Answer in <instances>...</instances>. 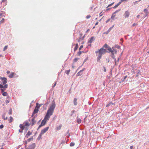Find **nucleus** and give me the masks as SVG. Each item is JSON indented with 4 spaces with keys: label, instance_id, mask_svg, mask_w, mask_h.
I'll use <instances>...</instances> for the list:
<instances>
[{
    "label": "nucleus",
    "instance_id": "1",
    "mask_svg": "<svg viewBox=\"0 0 149 149\" xmlns=\"http://www.w3.org/2000/svg\"><path fill=\"white\" fill-rule=\"evenodd\" d=\"M55 106L56 105L54 102L52 103L50 107L47 110L44 119L42 120L41 124L39 125L38 127L39 128L45 124L47 121L49 119L50 116L52 115Z\"/></svg>",
    "mask_w": 149,
    "mask_h": 149
},
{
    "label": "nucleus",
    "instance_id": "2",
    "mask_svg": "<svg viewBox=\"0 0 149 149\" xmlns=\"http://www.w3.org/2000/svg\"><path fill=\"white\" fill-rule=\"evenodd\" d=\"M107 52V51L106 49H104L103 47L100 48L98 51H96L95 52L96 54H97V61H100L102 55Z\"/></svg>",
    "mask_w": 149,
    "mask_h": 149
},
{
    "label": "nucleus",
    "instance_id": "3",
    "mask_svg": "<svg viewBox=\"0 0 149 149\" xmlns=\"http://www.w3.org/2000/svg\"><path fill=\"white\" fill-rule=\"evenodd\" d=\"M49 127H47L44 129L42 130L41 131L40 134V136H41L44 133H45L49 129Z\"/></svg>",
    "mask_w": 149,
    "mask_h": 149
},
{
    "label": "nucleus",
    "instance_id": "4",
    "mask_svg": "<svg viewBox=\"0 0 149 149\" xmlns=\"http://www.w3.org/2000/svg\"><path fill=\"white\" fill-rule=\"evenodd\" d=\"M39 107H38L37 106H36V107L35 109H34V111L32 113V115L31 116L32 117H33V116H34V115L35 114H36L38 112V111H39Z\"/></svg>",
    "mask_w": 149,
    "mask_h": 149
},
{
    "label": "nucleus",
    "instance_id": "5",
    "mask_svg": "<svg viewBox=\"0 0 149 149\" xmlns=\"http://www.w3.org/2000/svg\"><path fill=\"white\" fill-rule=\"evenodd\" d=\"M130 13V11L129 10H127L125 12L124 14L125 18H127L129 17Z\"/></svg>",
    "mask_w": 149,
    "mask_h": 149
},
{
    "label": "nucleus",
    "instance_id": "6",
    "mask_svg": "<svg viewBox=\"0 0 149 149\" xmlns=\"http://www.w3.org/2000/svg\"><path fill=\"white\" fill-rule=\"evenodd\" d=\"M0 79L2 81V83L3 84H6V83H7V79L5 77H1L0 78Z\"/></svg>",
    "mask_w": 149,
    "mask_h": 149
},
{
    "label": "nucleus",
    "instance_id": "7",
    "mask_svg": "<svg viewBox=\"0 0 149 149\" xmlns=\"http://www.w3.org/2000/svg\"><path fill=\"white\" fill-rule=\"evenodd\" d=\"M120 10H118L116 11L115 12H114L112 15L111 17V18L112 19L113 18L116 16V14L117 13H118L120 11Z\"/></svg>",
    "mask_w": 149,
    "mask_h": 149
},
{
    "label": "nucleus",
    "instance_id": "8",
    "mask_svg": "<svg viewBox=\"0 0 149 149\" xmlns=\"http://www.w3.org/2000/svg\"><path fill=\"white\" fill-rule=\"evenodd\" d=\"M35 147V144L33 143L30 145L28 147V149H34Z\"/></svg>",
    "mask_w": 149,
    "mask_h": 149
},
{
    "label": "nucleus",
    "instance_id": "9",
    "mask_svg": "<svg viewBox=\"0 0 149 149\" xmlns=\"http://www.w3.org/2000/svg\"><path fill=\"white\" fill-rule=\"evenodd\" d=\"M85 70V68H83L82 70H81L80 71H79V72H78L77 74V76L81 75L83 74V73H82L83 71H84Z\"/></svg>",
    "mask_w": 149,
    "mask_h": 149
},
{
    "label": "nucleus",
    "instance_id": "10",
    "mask_svg": "<svg viewBox=\"0 0 149 149\" xmlns=\"http://www.w3.org/2000/svg\"><path fill=\"white\" fill-rule=\"evenodd\" d=\"M3 3V5L4 6H6L7 4V0H2L1 2V3Z\"/></svg>",
    "mask_w": 149,
    "mask_h": 149
},
{
    "label": "nucleus",
    "instance_id": "11",
    "mask_svg": "<svg viewBox=\"0 0 149 149\" xmlns=\"http://www.w3.org/2000/svg\"><path fill=\"white\" fill-rule=\"evenodd\" d=\"M15 74L14 72H11L10 75L8 76V77L10 78H12L13 77L14 75H15Z\"/></svg>",
    "mask_w": 149,
    "mask_h": 149
},
{
    "label": "nucleus",
    "instance_id": "12",
    "mask_svg": "<svg viewBox=\"0 0 149 149\" xmlns=\"http://www.w3.org/2000/svg\"><path fill=\"white\" fill-rule=\"evenodd\" d=\"M32 123L31 124L32 125H34L36 122V121L35 120V118H33L31 120Z\"/></svg>",
    "mask_w": 149,
    "mask_h": 149
},
{
    "label": "nucleus",
    "instance_id": "13",
    "mask_svg": "<svg viewBox=\"0 0 149 149\" xmlns=\"http://www.w3.org/2000/svg\"><path fill=\"white\" fill-rule=\"evenodd\" d=\"M7 99L8 100L5 101V102L6 104H7L9 102L10 99V97L9 96H8L7 97Z\"/></svg>",
    "mask_w": 149,
    "mask_h": 149
},
{
    "label": "nucleus",
    "instance_id": "14",
    "mask_svg": "<svg viewBox=\"0 0 149 149\" xmlns=\"http://www.w3.org/2000/svg\"><path fill=\"white\" fill-rule=\"evenodd\" d=\"M94 40V37H91L90 40L88 41V42L90 43H92Z\"/></svg>",
    "mask_w": 149,
    "mask_h": 149
},
{
    "label": "nucleus",
    "instance_id": "15",
    "mask_svg": "<svg viewBox=\"0 0 149 149\" xmlns=\"http://www.w3.org/2000/svg\"><path fill=\"white\" fill-rule=\"evenodd\" d=\"M8 85L7 84H5L4 86H3L1 84H0V88L1 89L3 87H5V88H7Z\"/></svg>",
    "mask_w": 149,
    "mask_h": 149
},
{
    "label": "nucleus",
    "instance_id": "16",
    "mask_svg": "<svg viewBox=\"0 0 149 149\" xmlns=\"http://www.w3.org/2000/svg\"><path fill=\"white\" fill-rule=\"evenodd\" d=\"M19 127L22 130H24L25 127V126L22 124H20Z\"/></svg>",
    "mask_w": 149,
    "mask_h": 149
},
{
    "label": "nucleus",
    "instance_id": "17",
    "mask_svg": "<svg viewBox=\"0 0 149 149\" xmlns=\"http://www.w3.org/2000/svg\"><path fill=\"white\" fill-rule=\"evenodd\" d=\"M74 104L75 105H77V99L76 98H74Z\"/></svg>",
    "mask_w": 149,
    "mask_h": 149
},
{
    "label": "nucleus",
    "instance_id": "18",
    "mask_svg": "<svg viewBox=\"0 0 149 149\" xmlns=\"http://www.w3.org/2000/svg\"><path fill=\"white\" fill-rule=\"evenodd\" d=\"M13 118L12 116H10V119L9 120V122L10 123H11L13 122Z\"/></svg>",
    "mask_w": 149,
    "mask_h": 149
},
{
    "label": "nucleus",
    "instance_id": "19",
    "mask_svg": "<svg viewBox=\"0 0 149 149\" xmlns=\"http://www.w3.org/2000/svg\"><path fill=\"white\" fill-rule=\"evenodd\" d=\"M24 125L25 126V127L27 126H29L31 124L27 122H25L24 123Z\"/></svg>",
    "mask_w": 149,
    "mask_h": 149
},
{
    "label": "nucleus",
    "instance_id": "20",
    "mask_svg": "<svg viewBox=\"0 0 149 149\" xmlns=\"http://www.w3.org/2000/svg\"><path fill=\"white\" fill-rule=\"evenodd\" d=\"M78 48V44H77L76 45V46L74 48V52L76 51L77 50Z\"/></svg>",
    "mask_w": 149,
    "mask_h": 149
},
{
    "label": "nucleus",
    "instance_id": "21",
    "mask_svg": "<svg viewBox=\"0 0 149 149\" xmlns=\"http://www.w3.org/2000/svg\"><path fill=\"white\" fill-rule=\"evenodd\" d=\"M77 122L78 123L80 124L81 123V119L77 118Z\"/></svg>",
    "mask_w": 149,
    "mask_h": 149
},
{
    "label": "nucleus",
    "instance_id": "22",
    "mask_svg": "<svg viewBox=\"0 0 149 149\" xmlns=\"http://www.w3.org/2000/svg\"><path fill=\"white\" fill-rule=\"evenodd\" d=\"M110 52L112 54V55H113L115 54L116 53V51L114 50H111Z\"/></svg>",
    "mask_w": 149,
    "mask_h": 149
},
{
    "label": "nucleus",
    "instance_id": "23",
    "mask_svg": "<svg viewBox=\"0 0 149 149\" xmlns=\"http://www.w3.org/2000/svg\"><path fill=\"white\" fill-rule=\"evenodd\" d=\"M61 127L62 125L61 124L59 126L56 127V129L57 130H60L61 129Z\"/></svg>",
    "mask_w": 149,
    "mask_h": 149
},
{
    "label": "nucleus",
    "instance_id": "24",
    "mask_svg": "<svg viewBox=\"0 0 149 149\" xmlns=\"http://www.w3.org/2000/svg\"><path fill=\"white\" fill-rule=\"evenodd\" d=\"M6 88H5V87H3L1 89V92H3L5 91Z\"/></svg>",
    "mask_w": 149,
    "mask_h": 149
},
{
    "label": "nucleus",
    "instance_id": "25",
    "mask_svg": "<svg viewBox=\"0 0 149 149\" xmlns=\"http://www.w3.org/2000/svg\"><path fill=\"white\" fill-rule=\"evenodd\" d=\"M2 93V95L3 96H6L7 95V93L6 92H5L4 91Z\"/></svg>",
    "mask_w": 149,
    "mask_h": 149
},
{
    "label": "nucleus",
    "instance_id": "26",
    "mask_svg": "<svg viewBox=\"0 0 149 149\" xmlns=\"http://www.w3.org/2000/svg\"><path fill=\"white\" fill-rule=\"evenodd\" d=\"M70 70L65 71V72L67 75H69Z\"/></svg>",
    "mask_w": 149,
    "mask_h": 149
},
{
    "label": "nucleus",
    "instance_id": "27",
    "mask_svg": "<svg viewBox=\"0 0 149 149\" xmlns=\"http://www.w3.org/2000/svg\"><path fill=\"white\" fill-rule=\"evenodd\" d=\"M2 118L5 120L8 119V117H5V116L4 115H3Z\"/></svg>",
    "mask_w": 149,
    "mask_h": 149
},
{
    "label": "nucleus",
    "instance_id": "28",
    "mask_svg": "<svg viewBox=\"0 0 149 149\" xmlns=\"http://www.w3.org/2000/svg\"><path fill=\"white\" fill-rule=\"evenodd\" d=\"M109 46H108V45L107 44H105L103 46V48H104H104H108V47Z\"/></svg>",
    "mask_w": 149,
    "mask_h": 149
},
{
    "label": "nucleus",
    "instance_id": "29",
    "mask_svg": "<svg viewBox=\"0 0 149 149\" xmlns=\"http://www.w3.org/2000/svg\"><path fill=\"white\" fill-rule=\"evenodd\" d=\"M31 134V133L30 131H28L26 134V136H29Z\"/></svg>",
    "mask_w": 149,
    "mask_h": 149
},
{
    "label": "nucleus",
    "instance_id": "30",
    "mask_svg": "<svg viewBox=\"0 0 149 149\" xmlns=\"http://www.w3.org/2000/svg\"><path fill=\"white\" fill-rule=\"evenodd\" d=\"M112 58L113 59H115V64L116 65V58H115V56H114V55H112Z\"/></svg>",
    "mask_w": 149,
    "mask_h": 149
},
{
    "label": "nucleus",
    "instance_id": "31",
    "mask_svg": "<svg viewBox=\"0 0 149 149\" xmlns=\"http://www.w3.org/2000/svg\"><path fill=\"white\" fill-rule=\"evenodd\" d=\"M8 113L10 115H11L12 114V111L11 109H10L9 110Z\"/></svg>",
    "mask_w": 149,
    "mask_h": 149
},
{
    "label": "nucleus",
    "instance_id": "32",
    "mask_svg": "<svg viewBox=\"0 0 149 149\" xmlns=\"http://www.w3.org/2000/svg\"><path fill=\"white\" fill-rule=\"evenodd\" d=\"M78 59H79V58H75L74 59V60H73L74 62H77L78 61Z\"/></svg>",
    "mask_w": 149,
    "mask_h": 149
},
{
    "label": "nucleus",
    "instance_id": "33",
    "mask_svg": "<svg viewBox=\"0 0 149 149\" xmlns=\"http://www.w3.org/2000/svg\"><path fill=\"white\" fill-rule=\"evenodd\" d=\"M74 144H75L74 143L71 142L70 144V146H73L74 145Z\"/></svg>",
    "mask_w": 149,
    "mask_h": 149
},
{
    "label": "nucleus",
    "instance_id": "34",
    "mask_svg": "<svg viewBox=\"0 0 149 149\" xmlns=\"http://www.w3.org/2000/svg\"><path fill=\"white\" fill-rule=\"evenodd\" d=\"M4 18H2V20L0 22V23L2 24L4 22Z\"/></svg>",
    "mask_w": 149,
    "mask_h": 149
},
{
    "label": "nucleus",
    "instance_id": "35",
    "mask_svg": "<svg viewBox=\"0 0 149 149\" xmlns=\"http://www.w3.org/2000/svg\"><path fill=\"white\" fill-rule=\"evenodd\" d=\"M107 49L110 52V51L112 50L111 48L110 47H109V46L107 48Z\"/></svg>",
    "mask_w": 149,
    "mask_h": 149
},
{
    "label": "nucleus",
    "instance_id": "36",
    "mask_svg": "<svg viewBox=\"0 0 149 149\" xmlns=\"http://www.w3.org/2000/svg\"><path fill=\"white\" fill-rule=\"evenodd\" d=\"M144 12H145L146 13V15H147V14H148V12L147 10L146 9H144Z\"/></svg>",
    "mask_w": 149,
    "mask_h": 149
},
{
    "label": "nucleus",
    "instance_id": "37",
    "mask_svg": "<svg viewBox=\"0 0 149 149\" xmlns=\"http://www.w3.org/2000/svg\"><path fill=\"white\" fill-rule=\"evenodd\" d=\"M7 47H8V46H5L4 47V48L3 49V51H5L7 49Z\"/></svg>",
    "mask_w": 149,
    "mask_h": 149
},
{
    "label": "nucleus",
    "instance_id": "38",
    "mask_svg": "<svg viewBox=\"0 0 149 149\" xmlns=\"http://www.w3.org/2000/svg\"><path fill=\"white\" fill-rule=\"evenodd\" d=\"M114 3V2H113L112 3L109 4L108 6L107 7V8L108 7L111 6L113 3Z\"/></svg>",
    "mask_w": 149,
    "mask_h": 149
},
{
    "label": "nucleus",
    "instance_id": "39",
    "mask_svg": "<svg viewBox=\"0 0 149 149\" xmlns=\"http://www.w3.org/2000/svg\"><path fill=\"white\" fill-rule=\"evenodd\" d=\"M112 103V102H110V103H109V104H107L106 105V107H109V106H110V105H111V104Z\"/></svg>",
    "mask_w": 149,
    "mask_h": 149
},
{
    "label": "nucleus",
    "instance_id": "40",
    "mask_svg": "<svg viewBox=\"0 0 149 149\" xmlns=\"http://www.w3.org/2000/svg\"><path fill=\"white\" fill-rule=\"evenodd\" d=\"M91 17V16L90 15H88L86 17V18L87 19Z\"/></svg>",
    "mask_w": 149,
    "mask_h": 149
},
{
    "label": "nucleus",
    "instance_id": "41",
    "mask_svg": "<svg viewBox=\"0 0 149 149\" xmlns=\"http://www.w3.org/2000/svg\"><path fill=\"white\" fill-rule=\"evenodd\" d=\"M81 53V51H80V50H79V52L78 53V54L80 56Z\"/></svg>",
    "mask_w": 149,
    "mask_h": 149
},
{
    "label": "nucleus",
    "instance_id": "42",
    "mask_svg": "<svg viewBox=\"0 0 149 149\" xmlns=\"http://www.w3.org/2000/svg\"><path fill=\"white\" fill-rule=\"evenodd\" d=\"M83 47L82 45H81L79 49V50H80Z\"/></svg>",
    "mask_w": 149,
    "mask_h": 149
},
{
    "label": "nucleus",
    "instance_id": "43",
    "mask_svg": "<svg viewBox=\"0 0 149 149\" xmlns=\"http://www.w3.org/2000/svg\"><path fill=\"white\" fill-rule=\"evenodd\" d=\"M3 127V125L2 124L0 126V128L1 129H2Z\"/></svg>",
    "mask_w": 149,
    "mask_h": 149
},
{
    "label": "nucleus",
    "instance_id": "44",
    "mask_svg": "<svg viewBox=\"0 0 149 149\" xmlns=\"http://www.w3.org/2000/svg\"><path fill=\"white\" fill-rule=\"evenodd\" d=\"M110 20V19H108L107 21H106V23H107Z\"/></svg>",
    "mask_w": 149,
    "mask_h": 149
},
{
    "label": "nucleus",
    "instance_id": "45",
    "mask_svg": "<svg viewBox=\"0 0 149 149\" xmlns=\"http://www.w3.org/2000/svg\"><path fill=\"white\" fill-rule=\"evenodd\" d=\"M123 1H122V0H120V1L118 3L120 5L121 3Z\"/></svg>",
    "mask_w": 149,
    "mask_h": 149
},
{
    "label": "nucleus",
    "instance_id": "46",
    "mask_svg": "<svg viewBox=\"0 0 149 149\" xmlns=\"http://www.w3.org/2000/svg\"><path fill=\"white\" fill-rule=\"evenodd\" d=\"M6 73L7 74H8L10 73V72L9 70H7L6 72Z\"/></svg>",
    "mask_w": 149,
    "mask_h": 149
},
{
    "label": "nucleus",
    "instance_id": "47",
    "mask_svg": "<svg viewBox=\"0 0 149 149\" xmlns=\"http://www.w3.org/2000/svg\"><path fill=\"white\" fill-rule=\"evenodd\" d=\"M118 6L116 5L114 7H113V8H117Z\"/></svg>",
    "mask_w": 149,
    "mask_h": 149
},
{
    "label": "nucleus",
    "instance_id": "48",
    "mask_svg": "<svg viewBox=\"0 0 149 149\" xmlns=\"http://www.w3.org/2000/svg\"><path fill=\"white\" fill-rule=\"evenodd\" d=\"M127 77V76H125L124 77V80Z\"/></svg>",
    "mask_w": 149,
    "mask_h": 149
},
{
    "label": "nucleus",
    "instance_id": "49",
    "mask_svg": "<svg viewBox=\"0 0 149 149\" xmlns=\"http://www.w3.org/2000/svg\"><path fill=\"white\" fill-rule=\"evenodd\" d=\"M102 12H101V13H100L99 14V15H100V16H101L102 15Z\"/></svg>",
    "mask_w": 149,
    "mask_h": 149
},
{
    "label": "nucleus",
    "instance_id": "50",
    "mask_svg": "<svg viewBox=\"0 0 149 149\" xmlns=\"http://www.w3.org/2000/svg\"><path fill=\"white\" fill-rule=\"evenodd\" d=\"M98 24V22H97L95 24V25H97Z\"/></svg>",
    "mask_w": 149,
    "mask_h": 149
},
{
    "label": "nucleus",
    "instance_id": "51",
    "mask_svg": "<svg viewBox=\"0 0 149 149\" xmlns=\"http://www.w3.org/2000/svg\"><path fill=\"white\" fill-rule=\"evenodd\" d=\"M133 148V146H131L130 147V148L131 149H132Z\"/></svg>",
    "mask_w": 149,
    "mask_h": 149
},
{
    "label": "nucleus",
    "instance_id": "52",
    "mask_svg": "<svg viewBox=\"0 0 149 149\" xmlns=\"http://www.w3.org/2000/svg\"><path fill=\"white\" fill-rule=\"evenodd\" d=\"M135 24H135V23H134V24H133V25H132V26H135Z\"/></svg>",
    "mask_w": 149,
    "mask_h": 149
},
{
    "label": "nucleus",
    "instance_id": "53",
    "mask_svg": "<svg viewBox=\"0 0 149 149\" xmlns=\"http://www.w3.org/2000/svg\"><path fill=\"white\" fill-rule=\"evenodd\" d=\"M86 118H85L84 119V123H85V121H86V120H86Z\"/></svg>",
    "mask_w": 149,
    "mask_h": 149
},
{
    "label": "nucleus",
    "instance_id": "54",
    "mask_svg": "<svg viewBox=\"0 0 149 149\" xmlns=\"http://www.w3.org/2000/svg\"><path fill=\"white\" fill-rule=\"evenodd\" d=\"M137 17L138 18H139V15H138L137 16Z\"/></svg>",
    "mask_w": 149,
    "mask_h": 149
},
{
    "label": "nucleus",
    "instance_id": "55",
    "mask_svg": "<svg viewBox=\"0 0 149 149\" xmlns=\"http://www.w3.org/2000/svg\"><path fill=\"white\" fill-rule=\"evenodd\" d=\"M119 5H120V4H119L118 3H117V4H116V5H117L118 6Z\"/></svg>",
    "mask_w": 149,
    "mask_h": 149
},
{
    "label": "nucleus",
    "instance_id": "56",
    "mask_svg": "<svg viewBox=\"0 0 149 149\" xmlns=\"http://www.w3.org/2000/svg\"><path fill=\"white\" fill-rule=\"evenodd\" d=\"M56 83H55V84H54V87L55 86H56Z\"/></svg>",
    "mask_w": 149,
    "mask_h": 149
},
{
    "label": "nucleus",
    "instance_id": "57",
    "mask_svg": "<svg viewBox=\"0 0 149 149\" xmlns=\"http://www.w3.org/2000/svg\"><path fill=\"white\" fill-rule=\"evenodd\" d=\"M110 9V8H109L107 9H106V10H109Z\"/></svg>",
    "mask_w": 149,
    "mask_h": 149
},
{
    "label": "nucleus",
    "instance_id": "58",
    "mask_svg": "<svg viewBox=\"0 0 149 149\" xmlns=\"http://www.w3.org/2000/svg\"><path fill=\"white\" fill-rule=\"evenodd\" d=\"M106 68H104V72H106Z\"/></svg>",
    "mask_w": 149,
    "mask_h": 149
},
{
    "label": "nucleus",
    "instance_id": "59",
    "mask_svg": "<svg viewBox=\"0 0 149 149\" xmlns=\"http://www.w3.org/2000/svg\"><path fill=\"white\" fill-rule=\"evenodd\" d=\"M138 2V1H135V2H134V3H136Z\"/></svg>",
    "mask_w": 149,
    "mask_h": 149
},
{
    "label": "nucleus",
    "instance_id": "60",
    "mask_svg": "<svg viewBox=\"0 0 149 149\" xmlns=\"http://www.w3.org/2000/svg\"><path fill=\"white\" fill-rule=\"evenodd\" d=\"M89 29H88L87 31H86V32H88L89 31Z\"/></svg>",
    "mask_w": 149,
    "mask_h": 149
},
{
    "label": "nucleus",
    "instance_id": "61",
    "mask_svg": "<svg viewBox=\"0 0 149 149\" xmlns=\"http://www.w3.org/2000/svg\"><path fill=\"white\" fill-rule=\"evenodd\" d=\"M19 132H22V131H21L20 130H19Z\"/></svg>",
    "mask_w": 149,
    "mask_h": 149
},
{
    "label": "nucleus",
    "instance_id": "62",
    "mask_svg": "<svg viewBox=\"0 0 149 149\" xmlns=\"http://www.w3.org/2000/svg\"><path fill=\"white\" fill-rule=\"evenodd\" d=\"M95 28V26L93 27V29H94Z\"/></svg>",
    "mask_w": 149,
    "mask_h": 149
},
{
    "label": "nucleus",
    "instance_id": "63",
    "mask_svg": "<svg viewBox=\"0 0 149 149\" xmlns=\"http://www.w3.org/2000/svg\"><path fill=\"white\" fill-rule=\"evenodd\" d=\"M119 58H118V60H117V61H119Z\"/></svg>",
    "mask_w": 149,
    "mask_h": 149
},
{
    "label": "nucleus",
    "instance_id": "64",
    "mask_svg": "<svg viewBox=\"0 0 149 149\" xmlns=\"http://www.w3.org/2000/svg\"><path fill=\"white\" fill-rule=\"evenodd\" d=\"M141 1V0H139L138 1L139 2V1Z\"/></svg>",
    "mask_w": 149,
    "mask_h": 149
}]
</instances>
